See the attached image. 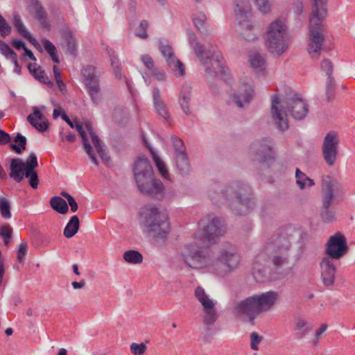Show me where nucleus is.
Here are the masks:
<instances>
[{
  "instance_id": "f257e3e1",
  "label": "nucleus",
  "mask_w": 355,
  "mask_h": 355,
  "mask_svg": "<svg viewBox=\"0 0 355 355\" xmlns=\"http://www.w3.org/2000/svg\"><path fill=\"white\" fill-rule=\"evenodd\" d=\"M181 254L184 263L191 268L208 267L218 272H231L240 263L239 254L231 246L220 248L214 256L209 248L188 244Z\"/></svg>"
},
{
  "instance_id": "f03ea898",
  "label": "nucleus",
  "mask_w": 355,
  "mask_h": 355,
  "mask_svg": "<svg viewBox=\"0 0 355 355\" xmlns=\"http://www.w3.org/2000/svg\"><path fill=\"white\" fill-rule=\"evenodd\" d=\"M271 114L273 119L281 131L288 129L287 112L295 120H303L309 112V106L297 94H294L291 97H286L282 101L281 108L278 107L280 99L277 94L272 96Z\"/></svg>"
},
{
  "instance_id": "7ed1b4c3",
  "label": "nucleus",
  "mask_w": 355,
  "mask_h": 355,
  "mask_svg": "<svg viewBox=\"0 0 355 355\" xmlns=\"http://www.w3.org/2000/svg\"><path fill=\"white\" fill-rule=\"evenodd\" d=\"M132 170L137 187L142 194L159 200L164 198L165 187L160 180L154 178L153 167L147 157H138Z\"/></svg>"
},
{
  "instance_id": "20e7f679",
  "label": "nucleus",
  "mask_w": 355,
  "mask_h": 355,
  "mask_svg": "<svg viewBox=\"0 0 355 355\" xmlns=\"http://www.w3.org/2000/svg\"><path fill=\"white\" fill-rule=\"evenodd\" d=\"M225 199L232 212L238 216L249 214L255 207L251 187L242 181H234L218 194Z\"/></svg>"
},
{
  "instance_id": "39448f33",
  "label": "nucleus",
  "mask_w": 355,
  "mask_h": 355,
  "mask_svg": "<svg viewBox=\"0 0 355 355\" xmlns=\"http://www.w3.org/2000/svg\"><path fill=\"white\" fill-rule=\"evenodd\" d=\"M312 11L309 16L307 51L312 58L320 54L324 42L322 22L327 15V0H311Z\"/></svg>"
},
{
  "instance_id": "423d86ee",
  "label": "nucleus",
  "mask_w": 355,
  "mask_h": 355,
  "mask_svg": "<svg viewBox=\"0 0 355 355\" xmlns=\"http://www.w3.org/2000/svg\"><path fill=\"white\" fill-rule=\"evenodd\" d=\"M197 38L193 32L189 33V42L191 45L193 44L194 52L200 60V62L206 68L207 73L216 74V69H218L225 81H227L229 76L227 70L223 66V56L217 46H211L209 49L205 50L204 45L196 41Z\"/></svg>"
},
{
  "instance_id": "0eeeda50",
  "label": "nucleus",
  "mask_w": 355,
  "mask_h": 355,
  "mask_svg": "<svg viewBox=\"0 0 355 355\" xmlns=\"http://www.w3.org/2000/svg\"><path fill=\"white\" fill-rule=\"evenodd\" d=\"M140 214L143 224L148 234L156 239H166L171 229L168 214L155 206L146 207Z\"/></svg>"
},
{
  "instance_id": "6e6552de",
  "label": "nucleus",
  "mask_w": 355,
  "mask_h": 355,
  "mask_svg": "<svg viewBox=\"0 0 355 355\" xmlns=\"http://www.w3.org/2000/svg\"><path fill=\"white\" fill-rule=\"evenodd\" d=\"M38 166L37 157L35 153H31L26 162L20 158L10 159L9 175L16 182H21L24 178L29 179V185L33 189H37L39 178L35 168Z\"/></svg>"
},
{
  "instance_id": "1a4fd4ad",
  "label": "nucleus",
  "mask_w": 355,
  "mask_h": 355,
  "mask_svg": "<svg viewBox=\"0 0 355 355\" xmlns=\"http://www.w3.org/2000/svg\"><path fill=\"white\" fill-rule=\"evenodd\" d=\"M291 42L286 26L282 20L277 19L270 24L266 37V46L270 53L282 55L288 49Z\"/></svg>"
},
{
  "instance_id": "9d476101",
  "label": "nucleus",
  "mask_w": 355,
  "mask_h": 355,
  "mask_svg": "<svg viewBox=\"0 0 355 355\" xmlns=\"http://www.w3.org/2000/svg\"><path fill=\"white\" fill-rule=\"evenodd\" d=\"M339 188V183L335 182L332 177L327 175L322 178V207L320 216L324 223H331L336 218L335 211L333 209H330V205L334 197V191L338 190Z\"/></svg>"
},
{
  "instance_id": "9b49d317",
  "label": "nucleus",
  "mask_w": 355,
  "mask_h": 355,
  "mask_svg": "<svg viewBox=\"0 0 355 355\" xmlns=\"http://www.w3.org/2000/svg\"><path fill=\"white\" fill-rule=\"evenodd\" d=\"M83 83L92 102L97 105L102 101V94L100 86V73L97 68L93 65L83 66L81 69Z\"/></svg>"
},
{
  "instance_id": "f8f14e48",
  "label": "nucleus",
  "mask_w": 355,
  "mask_h": 355,
  "mask_svg": "<svg viewBox=\"0 0 355 355\" xmlns=\"http://www.w3.org/2000/svg\"><path fill=\"white\" fill-rule=\"evenodd\" d=\"M279 243L276 241L273 243H267L265 246L264 252H263L265 254V261L267 255L276 270L289 262L290 245L288 244L279 245Z\"/></svg>"
},
{
  "instance_id": "ddd939ff",
  "label": "nucleus",
  "mask_w": 355,
  "mask_h": 355,
  "mask_svg": "<svg viewBox=\"0 0 355 355\" xmlns=\"http://www.w3.org/2000/svg\"><path fill=\"white\" fill-rule=\"evenodd\" d=\"M349 248L345 236L340 232H336L330 236L325 245V258L329 260H339L348 252Z\"/></svg>"
},
{
  "instance_id": "4468645a",
  "label": "nucleus",
  "mask_w": 355,
  "mask_h": 355,
  "mask_svg": "<svg viewBox=\"0 0 355 355\" xmlns=\"http://www.w3.org/2000/svg\"><path fill=\"white\" fill-rule=\"evenodd\" d=\"M339 148V137L336 132H328L323 140L322 153L324 160L329 166L335 164Z\"/></svg>"
},
{
  "instance_id": "2eb2a0df",
  "label": "nucleus",
  "mask_w": 355,
  "mask_h": 355,
  "mask_svg": "<svg viewBox=\"0 0 355 355\" xmlns=\"http://www.w3.org/2000/svg\"><path fill=\"white\" fill-rule=\"evenodd\" d=\"M272 140L270 138H263L261 140L256 141L251 146V150L253 153V160L259 163L269 164L275 159L272 150Z\"/></svg>"
},
{
  "instance_id": "dca6fc26",
  "label": "nucleus",
  "mask_w": 355,
  "mask_h": 355,
  "mask_svg": "<svg viewBox=\"0 0 355 355\" xmlns=\"http://www.w3.org/2000/svg\"><path fill=\"white\" fill-rule=\"evenodd\" d=\"M265 261V254L260 253L254 259L252 267V275L258 283H264L268 281H275L284 277L282 272H269L262 262Z\"/></svg>"
},
{
  "instance_id": "f3484780",
  "label": "nucleus",
  "mask_w": 355,
  "mask_h": 355,
  "mask_svg": "<svg viewBox=\"0 0 355 355\" xmlns=\"http://www.w3.org/2000/svg\"><path fill=\"white\" fill-rule=\"evenodd\" d=\"M225 232L226 227L223 220L219 217H214L203 226L202 239L210 244H214L217 239L225 234Z\"/></svg>"
},
{
  "instance_id": "a211bd4d",
  "label": "nucleus",
  "mask_w": 355,
  "mask_h": 355,
  "mask_svg": "<svg viewBox=\"0 0 355 355\" xmlns=\"http://www.w3.org/2000/svg\"><path fill=\"white\" fill-rule=\"evenodd\" d=\"M321 278L324 285L329 286L334 284L336 268L332 260L329 258H323L320 262Z\"/></svg>"
},
{
  "instance_id": "6ab92c4d",
  "label": "nucleus",
  "mask_w": 355,
  "mask_h": 355,
  "mask_svg": "<svg viewBox=\"0 0 355 355\" xmlns=\"http://www.w3.org/2000/svg\"><path fill=\"white\" fill-rule=\"evenodd\" d=\"M29 123L39 132H44L49 128V123L37 107H33V113L27 117Z\"/></svg>"
},
{
  "instance_id": "aec40b11",
  "label": "nucleus",
  "mask_w": 355,
  "mask_h": 355,
  "mask_svg": "<svg viewBox=\"0 0 355 355\" xmlns=\"http://www.w3.org/2000/svg\"><path fill=\"white\" fill-rule=\"evenodd\" d=\"M74 128H76V130L80 135V136L82 139L84 148H85L87 154L89 155V158L92 159V162L96 166H98L99 162L96 158L95 153L93 151L92 146H91L90 143L89 142L86 132H85V130L83 129L82 123L78 121H76L75 123H74Z\"/></svg>"
},
{
  "instance_id": "412c9836",
  "label": "nucleus",
  "mask_w": 355,
  "mask_h": 355,
  "mask_svg": "<svg viewBox=\"0 0 355 355\" xmlns=\"http://www.w3.org/2000/svg\"><path fill=\"white\" fill-rule=\"evenodd\" d=\"M192 88L188 85H183L179 96V104L182 112L187 116L191 114L190 107Z\"/></svg>"
},
{
  "instance_id": "4be33fe9",
  "label": "nucleus",
  "mask_w": 355,
  "mask_h": 355,
  "mask_svg": "<svg viewBox=\"0 0 355 355\" xmlns=\"http://www.w3.org/2000/svg\"><path fill=\"white\" fill-rule=\"evenodd\" d=\"M153 105L157 114L163 117L166 121H168L170 117V114L166 105L161 98L160 91L157 87L154 88L153 90Z\"/></svg>"
},
{
  "instance_id": "5701e85b",
  "label": "nucleus",
  "mask_w": 355,
  "mask_h": 355,
  "mask_svg": "<svg viewBox=\"0 0 355 355\" xmlns=\"http://www.w3.org/2000/svg\"><path fill=\"white\" fill-rule=\"evenodd\" d=\"M257 306V311H261L262 306L271 307L275 302L277 294L275 291H268L261 295H254Z\"/></svg>"
},
{
  "instance_id": "b1692460",
  "label": "nucleus",
  "mask_w": 355,
  "mask_h": 355,
  "mask_svg": "<svg viewBox=\"0 0 355 355\" xmlns=\"http://www.w3.org/2000/svg\"><path fill=\"white\" fill-rule=\"evenodd\" d=\"M61 35L65 43L66 51L70 55L76 56L77 52V44L72 31L69 28V27H66V28L62 31Z\"/></svg>"
},
{
  "instance_id": "393cba45",
  "label": "nucleus",
  "mask_w": 355,
  "mask_h": 355,
  "mask_svg": "<svg viewBox=\"0 0 355 355\" xmlns=\"http://www.w3.org/2000/svg\"><path fill=\"white\" fill-rule=\"evenodd\" d=\"M31 6L34 8L35 12V18L40 22V25L49 30L51 26L48 22L47 12L44 8L42 6L39 0H31Z\"/></svg>"
},
{
  "instance_id": "a878e982",
  "label": "nucleus",
  "mask_w": 355,
  "mask_h": 355,
  "mask_svg": "<svg viewBox=\"0 0 355 355\" xmlns=\"http://www.w3.org/2000/svg\"><path fill=\"white\" fill-rule=\"evenodd\" d=\"M313 327V323L310 320L300 316L295 318L294 331H299L301 338L311 331Z\"/></svg>"
},
{
  "instance_id": "bb28decb",
  "label": "nucleus",
  "mask_w": 355,
  "mask_h": 355,
  "mask_svg": "<svg viewBox=\"0 0 355 355\" xmlns=\"http://www.w3.org/2000/svg\"><path fill=\"white\" fill-rule=\"evenodd\" d=\"M175 159L178 173L182 176L188 175L190 171V163L187 153L176 154Z\"/></svg>"
},
{
  "instance_id": "cd10ccee",
  "label": "nucleus",
  "mask_w": 355,
  "mask_h": 355,
  "mask_svg": "<svg viewBox=\"0 0 355 355\" xmlns=\"http://www.w3.org/2000/svg\"><path fill=\"white\" fill-rule=\"evenodd\" d=\"M143 141L145 146L149 149L155 162V166L159 172L160 175L165 179H168V172L164 162L160 159V157L156 154L153 149L149 146L147 141L143 136Z\"/></svg>"
},
{
  "instance_id": "c85d7f7f",
  "label": "nucleus",
  "mask_w": 355,
  "mask_h": 355,
  "mask_svg": "<svg viewBox=\"0 0 355 355\" xmlns=\"http://www.w3.org/2000/svg\"><path fill=\"white\" fill-rule=\"evenodd\" d=\"M253 93L254 90L251 86L245 85L243 93L234 94V101L236 105L241 108L243 107V102L249 103L252 101Z\"/></svg>"
},
{
  "instance_id": "c756f323",
  "label": "nucleus",
  "mask_w": 355,
  "mask_h": 355,
  "mask_svg": "<svg viewBox=\"0 0 355 355\" xmlns=\"http://www.w3.org/2000/svg\"><path fill=\"white\" fill-rule=\"evenodd\" d=\"M250 67L257 72H263L266 69V57L259 53L250 55Z\"/></svg>"
},
{
  "instance_id": "7c9ffc66",
  "label": "nucleus",
  "mask_w": 355,
  "mask_h": 355,
  "mask_svg": "<svg viewBox=\"0 0 355 355\" xmlns=\"http://www.w3.org/2000/svg\"><path fill=\"white\" fill-rule=\"evenodd\" d=\"M261 312H235L234 318L236 321L243 324L253 326L255 324V320L259 316Z\"/></svg>"
},
{
  "instance_id": "2f4dec72",
  "label": "nucleus",
  "mask_w": 355,
  "mask_h": 355,
  "mask_svg": "<svg viewBox=\"0 0 355 355\" xmlns=\"http://www.w3.org/2000/svg\"><path fill=\"white\" fill-rule=\"evenodd\" d=\"M195 295L202 305L205 311H211V309H213L215 303L209 298L208 295L205 293V290L202 287L198 286L196 288Z\"/></svg>"
},
{
  "instance_id": "473e14b6",
  "label": "nucleus",
  "mask_w": 355,
  "mask_h": 355,
  "mask_svg": "<svg viewBox=\"0 0 355 355\" xmlns=\"http://www.w3.org/2000/svg\"><path fill=\"white\" fill-rule=\"evenodd\" d=\"M80 227V220L78 216L74 215L69 219L64 229V236L70 239L73 237L78 232Z\"/></svg>"
},
{
  "instance_id": "72a5a7b5",
  "label": "nucleus",
  "mask_w": 355,
  "mask_h": 355,
  "mask_svg": "<svg viewBox=\"0 0 355 355\" xmlns=\"http://www.w3.org/2000/svg\"><path fill=\"white\" fill-rule=\"evenodd\" d=\"M235 12L237 16L245 19L250 13L251 5L248 0H234Z\"/></svg>"
},
{
  "instance_id": "f704fd0d",
  "label": "nucleus",
  "mask_w": 355,
  "mask_h": 355,
  "mask_svg": "<svg viewBox=\"0 0 355 355\" xmlns=\"http://www.w3.org/2000/svg\"><path fill=\"white\" fill-rule=\"evenodd\" d=\"M51 208L60 214H66L69 211L67 202L60 196H53L50 200Z\"/></svg>"
},
{
  "instance_id": "c9c22d12",
  "label": "nucleus",
  "mask_w": 355,
  "mask_h": 355,
  "mask_svg": "<svg viewBox=\"0 0 355 355\" xmlns=\"http://www.w3.org/2000/svg\"><path fill=\"white\" fill-rule=\"evenodd\" d=\"M159 51L166 58L169 67H173L175 58H176L171 46L164 44L162 40L159 41Z\"/></svg>"
},
{
  "instance_id": "e433bc0d",
  "label": "nucleus",
  "mask_w": 355,
  "mask_h": 355,
  "mask_svg": "<svg viewBox=\"0 0 355 355\" xmlns=\"http://www.w3.org/2000/svg\"><path fill=\"white\" fill-rule=\"evenodd\" d=\"M295 182L296 184L302 190L304 189L306 186L311 187L315 185L314 180L302 172L299 168L295 169Z\"/></svg>"
},
{
  "instance_id": "4c0bfd02",
  "label": "nucleus",
  "mask_w": 355,
  "mask_h": 355,
  "mask_svg": "<svg viewBox=\"0 0 355 355\" xmlns=\"http://www.w3.org/2000/svg\"><path fill=\"white\" fill-rule=\"evenodd\" d=\"M234 311H257L254 295L248 297L237 303Z\"/></svg>"
},
{
  "instance_id": "58836bf2",
  "label": "nucleus",
  "mask_w": 355,
  "mask_h": 355,
  "mask_svg": "<svg viewBox=\"0 0 355 355\" xmlns=\"http://www.w3.org/2000/svg\"><path fill=\"white\" fill-rule=\"evenodd\" d=\"M14 143L10 144V148L17 154H21L26 150L27 139L21 133H17L13 139Z\"/></svg>"
},
{
  "instance_id": "ea45409f",
  "label": "nucleus",
  "mask_w": 355,
  "mask_h": 355,
  "mask_svg": "<svg viewBox=\"0 0 355 355\" xmlns=\"http://www.w3.org/2000/svg\"><path fill=\"white\" fill-rule=\"evenodd\" d=\"M123 259L128 263L138 264L143 261V255L139 251L130 250L123 253Z\"/></svg>"
},
{
  "instance_id": "a19ab883",
  "label": "nucleus",
  "mask_w": 355,
  "mask_h": 355,
  "mask_svg": "<svg viewBox=\"0 0 355 355\" xmlns=\"http://www.w3.org/2000/svg\"><path fill=\"white\" fill-rule=\"evenodd\" d=\"M85 127L91 137L92 141L97 153L102 152V150H104V146L100 138L94 132L92 124L90 123H87L85 124Z\"/></svg>"
},
{
  "instance_id": "79ce46f5",
  "label": "nucleus",
  "mask_w": 355,
  "mask_h": 355,
  "mask_svg": "<svg viewBox=\"0 0 355 355\" xmlns=\"http://www.w3.org/2000/svg\"><path fill=\"white\" fill-rule=\"evenodd\" d=\"M336 81L333 76H329L326 82V96L328 102L331 101L335 96Z\"/></svg>"
},
{
  "instance_id": "37998d69",
  "label": "nucleus",
  "mask_w": 355,
  "mask_h": 355,
  "mask_svg": "<svg viewBox=\"0 0 355 355\" xmlns=\"http://www.w3.org/2000/svg\"><path fill=\"white\" fill-rule=\"evenodd\" d=\"M192 20L194 26L200 33L206 31L205 24L207 20V17L204 13H200L198 15H193Z\"/></svg>"
},
{
  "instance_id": "c03bdc74",
  "label": "nucleus",
  "mask_w": 355,
  "mask_h": 355,
  "mask_svg": "<svg viewBox=\"0 0 355 355\" xmlns=\"http://www.w3.org/2000/svg\"><path fill=\"white\" fill-rule=\"evenodd\" d=\"M218 316L217 312H203L202 315L203 324L206 326L209 330V327L214 324Z\"/></svg>"
},
{
  "instance_id": "a18cd8bd",
  "label": "nucleus",
  "mask_w": 355,
  "mask_h": 355,
  "mask_svg": "<svg viewBox=\"0 0 355 355\" xmlns=\"http://www.w3.org/2000/svg\"><path fill=\"white\" fill-rule=\"evenodd\" d=\"M171 141L175 150V155L179 153H187L184 144L181 139L175 135H172L171 137Z\"/></svg>"
},
{
  "instance_id": "49530a36",
  "label": "nucleus",
  "mask_w": 355,
  "mask_h": 355,
  "mask_svg": "<svg viewBox=\"0 0 355 355\" xmlns=\"http://www.w3.org/2000/svg\"><path fill=\"white\" fill-rule=\"evenodd\" d=\"M0 214L5 219L10 218V205L9 201L5 198H0Z\"/></svg>"
},
{
  "instance_id": "de8ad7c7",
  "label": "nucleus",
  "mask_w": 355,
  "mask_h": 355,
  "mask_svg": "<svg viewBox=\"0 0 355 355\" xmlns=\"http://www.w3.org/2000/svg\"><path fill=\"white\" fill-rule=\"evenodd\" d=\"M12 24L21 36L28 31L23 24L20 15L17 12L13 13Z\"/></svg>"
},
{
  "instance_id": "09e8293b",
  "label": "nucleus",
  "mask_w": 355,
  "mask_h": 355,
  "mask_svg": "<svg viewBox=\"0 0 355 355\" xmlns=\"http://www.w3.org/2000/svg\"><path fill=\"white\" fill-rule=\"evenodd\" d=\"M28 252V244L26 242H22L19 244L17 252V259L19 263L24 264L25 256Z\"/></svg>"
},
{
  "instance_id": "8fccbe9b",
  "label": "nucleus",
  "mask_w": 355,
  "mask_h": 355,
  "mask_svg": "<svg viewBox=\"0 0 355 355\" xmlns=\"http://www.w3.org/2000/svg\"><path fill=\"white\" fill-rule=\"evenodd\" d=\"M12 28L6 21V20L0 14V35L2 37H6L11 33Z\"/></svg>"
},
{
  "instance_id": "3c124183",
  "label": "nucleus",
  "mask_w": 355,
  "mask_h": 355,
  "mask_svg": "<svg viewBox=\"0 0 355 355\" xmlns=\"http://www.w3.org/2000/svg\"><path fill=\"white\" fill-rule=\"evenodd\" d=\"M0 53L7 59L15 57L16 53L10 48V46L5 42L0 40Z\"/></svg>"
},
{
  "instance_id": "603ef678",
  "label": "nucleus",
  "mask_w": 355,
  "mask_h": 355,
  "mask_svg": "<svg viewBox=\"0 0 355 355\" xmlns=\"http://www.w3.org/2000/svg\"><path fill=\"white\" fill-rule=\"evenodd\" d=\"M12 233V230L9 226L3 225L0 227V236L3 239V242L6 245H9Z\"/></svg>"
},
{
  "instance_id": "864d4df0",
  "label": "nucleus",
  "mask_w": 355,
  "mask_h": 355,
  "mask_svg": "<svg viewBox=\"0 0 355 355\" xmlns=\"http://www.w3.org/2000/svg\"><path fill=\"white\" fill-rule=\"evenodd\" d=\"M148 22L146 20H142L140 22L139 26L136 31V35L142 39H147L148 35L146 31L148 28Z\"/></svg>"
},
{
  "instance_id": "5fc2aeb1",
  "label": "nucleus",
  "mask_w": 355,
  "mask_h": 355,
  "mask_svg": "<svg viewBox=\"0 0 355 355\" xmlns=\"http://www.w3.org/2000/svg\"><path fill=\"white\" fill-rule=\"evenodd\" d=\"M130 351L134 355H144L147 349V347L144 343H133L130 346Z\"/></svg>"
},
{
  "instance_id": "6e6d98bb",
  "label": "nucleus",
  "mask_w": 355,
  "mask_h": 355,
  "mask_svg": "<svg viewBox=\"0 0 355 355\" xmlns=\"http://www.w3.org/2000/svg\"><path fill=\"white\" fill-rule=\"evenodd\" d=\"M250 347L253 350H258L259 345L263 340V337L259 335L257 332L253 331L250 334Z\"/></svg>"
},
{
  "instance_id": "4d7b16f0",
  "label": "nucleus",
  "mask_w": 355,
  "mask_h": 355,
  "mask_svg": "<svg viewBox=\"0 0 355 355\" xmlns=\"http://www.w3.org/2000/svg\"><path fill=\"white\" fill-rule=\"evenodd\" d=\"M254 2L261 12L266 14L270 11L269 0H254Z\"/></svg>"
},
{
  "instance_id": "13d9d810",
  "label": "nucleus",
  "mask_w": 355,
  "mask_h": 355,
  "mask_svg": "<svg viewBox=\"0 0 355 355\" xmlns=\"http://www.w3.org/2000/svg\"><path fill=\"white\" fill-rule=\"evenodd\" d=\"M321 68L325 71L327 77L333 74V63L329 59H324L321 62Z\"/></svg>"
},
{
  "instance_id": "bf43d9fd",
  "label": "nucleus",
  "mask_w": 355,
  "mask_h": 355,
  "mask_svg": "<svg viewBox=\"0 0 355 355\" xmlns=\"http://www.w3.org/2000/svg\"><path fill=\"white\" fill-rule=\"evenodd\" d=\"M327 327L328 326L326 323H323L318 329H316L315 332V338L312 341L313 345H317L318 344L322 334L327 329Z\"/></svg>"
},
{
  "instance_id": "052dcab7",
  "label": "nucleus",
  "mask_w": 355,
  "mask_h": 355,
  "mask_svg": "<svg viewBox=\"0 0 355 355\" xmlns=\"http://www.w3.org/2000/svg\"><path fill=\"white\" fill-rule=\"evenodd\" d=\"M141 60L145 67L150 71L155 67L153 58L149 55H144L141 57Z\"/></svg>"
},
{
  "instance_id": "680f3d73",
  "label": "nucleus",
  "mask_w": 355,
  "mask_h": 355,
  "mask_svg": "<svg viewBox=\"0 0 355 355\" xmlns=\"http://www.w3.org/2000/svg\"><path fill=\"white\" fill-rule=\"evenodd\" d=\"M293 10L295 15H300L304 12V3L302 0H293Z\"/></svg>"
},
{
  "instance_id": "e2e57ef3",
  "label": "nucleus",
  "mask_w": 355,
  "mask_h": 355,
  "mask_svg": "<svg viewBox=\"0 0 355 355\" xmlns=\"http://www.w3.org/2000/svg\"><path fill=\"white\" fill-rule=\"evenodd\" d=\"M38 78L37 80L40 81V83L45 84V85H52L51 81L49 80V77L46 75L45 71L42 69V67H40V70H39V72L37 73Z\"/></svg>"
},
{
  "instance_id": "0e129e2a",
  "label": "nucleus",
  "mask_w": 355,
  "mask_h": 355,
  "mask_svg": "<svg viewBox=\"0 0 355 355\" xmlns=\"http://www.w3.org/2000/svg\"><path fill=\"white\" fill-rule=\"evenodd\" d=\"M27 68L30 73L37 80V78H38L37 73L39 72V70H40V66L37 64L36 63H29L27 66Z\"/></svg>"
},
{
  "instance_id": "69168bd1",
  "label": "nucleus",
  "mask_w": 355,
  "mask_h": 355,
  "mask_svg": "<svg viewBox=\"0 0 355 355\" xmlns=\"http://www.w3.org/2000/svg\"><path fill=\"white\" fill-rule=\"evenodd\" d=\"M42 42L45 51L48 53H51L56 51V48L54 44L47 39H43Z\"/></svg>"
},
{
  "instance_id": "338daca9",
  "label": "nucleus",
  "mask_w": 355,
  "mask_h": 355,
  "mask_svg": "<svg viewBox=\"0 0 355 355\" xmlns=\"http://www.w3.org/2000/svg\"><path fill=\"white\" fill-rule=\"evenodd\" d=\"M152 75L155 76L159 80H164L166 79V73L163 71V70L159 68L155 67L151 71Z\"/></svg>"
},
{
  "instance_id": "774afa93",
  "label": "nucleus",
  "mask_w": 355,
  "mask_h": 355,
  "mask_svg": "<svg viewBox=\"0 0 355 355\" xmlns=\"http://www.w3.org/2000/svg\"><path fill=\"white\" fill-rule=\"evenodd\" d=\"M11 141L10 135L3 130H0V145H6Z\"/></svg>"
}]
</instances>
